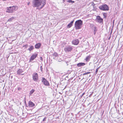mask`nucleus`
Wrapping results in <instances>:
<instances>
[{"label": "nucleus", "mask_w": 123, "mask_h": 123, "mask_svg": "<svg viewBox=\"0 0 123 123\" xmlns=\"http://www.w3.org/2000/svg\"><path fill=\"white\" fill-rule=\"evenodd\" d=\"M99 8L101 10L104 11H108L109 10L108 6L105 4L100 6L99 7Z\"/></svg>", "instance_id": "4"}, {"label": "nucleus", "mask_w": 123, "mask_h": 123, "mask_svg": "<svg viewBox=\"0 0 123 123\" xmlns=\"http://www.w3.org/2000/svg\"><path fill=\"white\" fill-rule=\"evenodd\" d=\"M94 31H97V29L96 27H94Z\"/></svg>", "instance_id": "23"}, {"label": "nucleus", "mask_w": 123, "mask_h": 123, "mask_svg": "<svg viewBox=\"0 0 123 123\" xmlns=\"http://www.w3.org/2000/svg\"><path fill=\"white\" fill-rule=\"evenodd\" d=\"M35 90L34 89H32L30 92L29 93L30 95H31L34 92Z\"/></svg>", "instance_id": "16"}, {"label": "nucleus", "mask_w": 123, "mask_h": 123, "mask_svg": "<svg viewBox=\"0 0 123 123\" xmlns=\"http://www.w3.org/2000/svg\"><path fill=\"white\" fill-rule=\"evenodd\" d=\"M91 58L90 56H88L87 57L86 59V61H88Z\"/></svg>", "instance_id": "17"}, {"label": "nucleus", "mask_w": 123, "mask_h": 123, "mask_svg": "<svg viewBox=\"0 0 123 123\" xmlns=\"http://www.w3.org/2000/svg\"><path fill=\"white\" fill-rule=\"evenodd\" d=\"M53 55L55 57H57L58 56V54L56 53H54L53 54Z\"/></svg>", "instance_id": "21"}, {"label": "nucleus", "mask_w": 123, "mask_h": 123, "mask_svg": "<svg viewBox=\"0 0 123 123\" xmlns=\"http://www.w3.org/2000/svg\"><path fill=\"white\" fill-rule=\"evenodd\" d=\"M46 2V0H33L32 6L33 7H40L41 9L45 5Z\"/></svg>", "instance_id": "1"}, {"label": "nucleus", "mask_w": 123, "mask_h": 123, "mask_svg": "<svg viewBox=\"0 0 123 123\" xmlns=\"http://www.w3.org/2000/svg\"><path fill=\"white\" fill-rule=\"evenodd\" d=\"M18 9V7L16 6H13L7 8L6 12L8 13L13 12L14 11H16Z\"/></svg>", "instance_id": "3"}, {"label": "nucleus", "mask_w": 123, "mask_h": 123, "mask_svg": "<svg viewBox=\"0 0 123 123\" xmlns=\"http://www.w3.org/2000/svg\"><path fill=\"white\" fill-rule=\"evenodd\" d=\"M100 67H99L98 68H98V69H99L100 68Z\"/></svg>", "instance_id": "30"}, {"label": "nucleus", "mask_w": 123, "mask_h": 123, "mask_svg": "<svg viewBox=\"0 0 123 123\" xmlns=\"http://www.w3.org/2000/svg\"><path fill=\"white\" fill-rule=\"evenodd\" d=\"M98 68H97V69H96L95 72L96 74H97V72L98 71Z\"/></svg>", "instance_id": "24"}, {"label": "nucleus", "mask_w": 123, "mask_h": 123, "mask_svg": "<svg viewBox=\"0 0 123 123\" xmlns=\"http://www.w3.org/2000/svg\"><path fill=\"white\" fill-rule=\"evenodd\" d=\"M67 1L69 3H74V1H72L71 0H68Z\"/></svg>", "instance_id": "20"}, {"label": "nucleus", "mask_w": 123, "mask_h": 123, "mask_svg": "<svg viewBox=\"0 0 123 123\" xmlns=\"http://www.w3.org/2000/svg\"><path fill=\"white\" fill-rule=\"evenodd\" d=\"M97 22L100 23L102 22L103 21V19L101 18L99 16L97 17Z\"/></svg>", "instance_id": "9"}, {"label": "nucleus", "mask_w": 123, "mask_h": 123, "mask_svg": "<svg viewBox=\"0 0 123 123\" xmlns=\"http://www.w3.org/2000/svg\"><path fill=\"white\" fill-rule=\"evenodd\" d=\"M32 78L35 81H37L38 80V76L37 73H34L32 75Z\"/></svg>", "instance_id": "5"}, {"label": "nucleus", "mask_w": 123, "mask_h": 123, "mask_svg": "<svg viewBox=\"0 0 123 123\" xmlns=\"http://www.w3.org/2000/svg\"><path fill=\"white\" fill-rule=\"evenodd\" d=\"M46 117H45L44 118L43 120V121H44L46 120Z\"/></svg>", "instance_id": "25"}, {"label": "nucleus", "mask_w": 123, "mask_h": 123, "mask_svg": "<svg viewBox=\"0 0 123 123\" xmlns=\"http://www.w3.org/2000/svg\"><path fill=\"white\" fill-rule=\"evenodd\" d=\"M40 68H41V70H42V69H41V68H42V66H41Z\"/></svg>", "instance_id": "31"}, {"label": "nucleus", "mask_w": 123, "mask_h": 123, "mask_svg": "<svg viewBox=\"0 0 123 123\" xmlns=\"http://www.w3.org/2000/svg\"><path fill=\"white\" fill-rule=\"evenodd\" d=\"M85 94V93H83L82 94V96H81V97H82V96H83V95H84V94Z\"/></svg>", "instance_id": "27"}, {"label": "nucleus", "mask_w": 123, "mask_h": 123, "mask_svg": "<svg viewBox=\"0 0 123 123\" xmlns=\"http://www.w3.org/2000/svg\"><path fill=\"white\" fill-rule=\"evenodd\" d=\"M82 23V21L81 20L76 21L74 25L75 29L78 30L81 28Z\"/></svg>", "instance_id": "2"}, {"label": "nucleus", "mask_w": 123, "mask_h": 123, "mask_svg": "<svg viewBox=\"0 0 123 123\" xmlns=\"http://www.w3.org/2000/svg\"><path fill=\"white\" fill-rule=\"evenodd\" d=\"M14 19V18L13 17H12L10 18L9 19H8L7 21L11 22L12 21V20H13Z\"/></svg>", "instance_id": "19"}, {"label": "nucleus", "mask_w": 123, "mask_h": 123, "mask_svg": "<svg viewBox=\"0 0 123 123\" xmlns=\"http://www.w3.org/2000/svg\"><path fill=\"white\" fill-rule=\"evenodd\" d=\"M23 71L22 69H19L17 71V74H20L21 73H22Z\"/></svg>", "instance_id": "15"}, {"label": "nucleus", "mask_w": 123, "mask_h": 123, "mask_svg": "<svg viewBox=\"0 0 123 123\" xmlns=\"http://www.w3.org/2000/svg\"><path fill=\"white\" fill-rule=\"evenodd\" d=\"M30 4V2H28L27 3V5H28L29 6V5Z\"/></svg>", "instance_id": "26"}, {"label": "nucleus", "mask_w": 123, "mask_h": 123, "mask_svg": "<svg viewBox=\"0 0 123 123\" xmlns=\"http://www.w3.org/2000/svg\"><path fill=\"white\" fill-rule=\"evenodd\" d=\"M37 53L34 54L32 55L30 59L29 60V62L33 61L37 56Z\"/></svg>", "instance_id": "8"}, {"label": "nucleus", "mask_w": 123, "mask_h": 123, "mask_svg": "<svg viewBox=\"0 0 123 123\" xmlns=\"http://www.w3.org/2000/svg\"><path fill=\"white\" fill-rule=\"evenodd\" d=\"M40 59H41V60H43V58H42V57H40Z\"/></svg>", "instance_id": "29"}, {"label": "nucleus", "mask_w": 123, "mask_h": 123, "mask_svg": "<svg viewBox=\"0 0 123 123\" xmlns=\"http://www.w3.org/2000/svg\"><path fill=\"white\" fill-rule=\"evenodd\" d=\"M96 31H94V35H95L96 34Z\"/></svg>", "instance_id": "28"}, {"label": "nucleus", "mask_w": 123, "mask_h": 123, "mask_svg": "<svg viewBox=\"0 0 123 123\" xmlns=\"http://www.w3.org/2000/svg\"><path fill=\"white\" fill-rule=\"evenodd\" d=\"M79 41L78 39H75L72 41V43L74 45H77L79 43Z\"/></svg>", "instance_id": "10"}, {"label": "nucleus", "mask_w": 123, "mask_h": 123, "mask_svg": "<svg viewBox=\"0 0 123 123\" xmlns=\"http://www.w3.org/2000/svg\"><path fill=\"white\" fill-rule=\"evenodd\" d=\"M90 73V72H86V73H84L83 74V75H86V74H89Z\"/></svg>", "instance_id": "22"}, {"label": "nucleus", "mask_w": 123, "mask_h": 123, "mask_svg": "<svg viewBox=\"0 0 123 123\" xmlns=\"http://www.w3.org/2000/svg\"><path fill=\"white\" fill-rule=\"evenodd\" d=\"M85 63H80L77 64V66L78 67H81L85 65Z\"/></svg>", "instance_id": "13"}, {"label": "nucleus", "mask_w": 123, "mask_h": 123, "mask_svg": "<svg viewBox=\"0 0 123 123\" xmlns=\"http://www.w3.org/2000/svg\"><path fill=\"white\" fill-rule=\"evenodd\" d=\"M73 48L69 46L66 47L64 49V50L66 52H67L70 51L73 49Z\"/></svg>", "instance_id": "6"}, {"label": "nucleus", "mask_w": 123, "mask_h": 123, "mask_svg": "<svg viewBox=\"0 0 123 123\" xmlns=\"http://www.w3.org/2000/svg\"><path fill=\"white\" fill-rule=\"evenodd\" d=\"M34 49V47L33 46H31L30 48L28 49L30 51Z\"/></svg>", "instance_id": "18"}, {"label": "nucleus", "mask_w": 123, "mask_h": 123, "mask_svg": "<svg viewBox=\"0 0 123 123\" xmlns=\"http://www.w3.org/2000/svg\"><path fill=\"white\" fill-rule=\"evenodd\" d=\"M74 20L72 21L69 24H68L67 26V27L69 28L71 27L72 25L73 24Z\"/></svg>", "instance_id": "12"}, {"label": "nucleus", "mask_w": 123, "mask_h": 123, "mask_svg": "<svg viewBox=\"0 0 123 123\" xmlns=\"http://www.w3.org/2000/svg\"><path fill=\"white\" fill-rule=\"evenodd\" d=\"M42 82L45 85L48 86L49 83L48 81L44 78H43L42 79Z\"/></svg>", "instance_id": "7"}, {"label": "nucleus", "mask_w": 123, "mask_h": 123, "mask_svg": "<svg viewBox=\"0 0 123 123\" xmlns=\"http://www.w3.org/2000/svg\"><path fill=\"white\" fill-rule=\"evenodd\" d=\"M41 45L40 43H39L36 44L35 45V48L37 49L39 48Z\"/></svg>", "instance_id": "14"}, {"label": "nucleus", "mask_w": 123, "mask_h": 123, "mask_svg": "<svg viewBox=\"0 0 123 123\" xmlns=\"http://www.w3.org/2000/svg\"><path fill=\"white\" fill-rule=\"evenodd\" d=\"M28 106L30 107H34L35 104L32 101H29L28 102Z\"/></svg>", "instance_id": "11"}]
</instances>
